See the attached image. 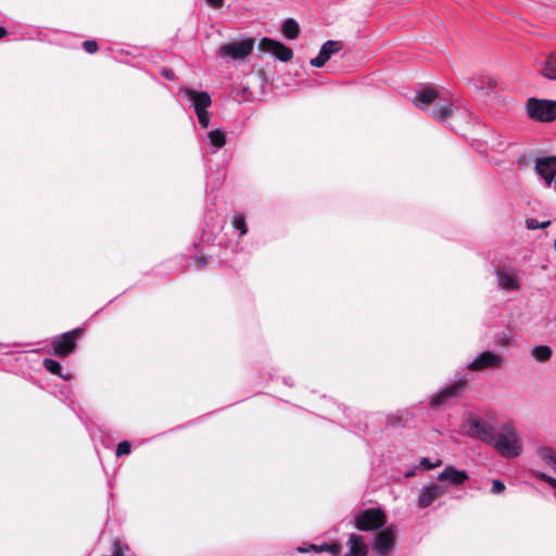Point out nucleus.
Returning a JSON list of instances; mask_svg holds the SVG:
<instances>
[{
	"mask_svg": "<svg viewBox=\"0 0 556 556\" xmlns=\"http://www.w3.org/2000/svg\"><path fill=\"white\" fill-rule=\"evenodd\" d=\"M492 446L504 457H518L522 453L521 435L514 426L503 424L494 438Z\"/></svg>",
	"mask_w": 556,
	"mask_h": 556,
	"instance_id": "obj_1",
	"label": "nucleus"
},
{
	"mask_svg": "<svg viewBox=\"0 0 556 556\" xmlns=\"http://www.w3.org/2000/svg\"><path fill=\"white\" fill-rule=\"evenodd\" d=\"M182 94L194 109L199 124L202 128H207L210 124V113L207 108L212 104L211 96L206 91H197L189 87L180 88Z\"/></svg>",
	"mask_w": 556,
	"mask_h": 556,
	"instance_id": "obj_2",
	"label": "nucleus"
},
{
	"mask_svg": "<svg viewBox=\"0 0 556 556\" xmlns=\"http://www.w3.org/2000/svg\"><path fill=\"white\" fill-rule=\"evenodd\" d=\"M387 523V515L380 507L366 508L358 511L353 520L354 527L359 531H378Z\"/></svg>",
	"mask_w": 556,
	"mask_h": 556,
	"instance_id": "obj_3",
	"label": "nucleus"
},
{
	"mask_svg": "<svg viewBox=\"0 0 556 556\" xmlns=\"http://www.w3.org/2000/svg\"><path fill=\"white\" fill-rule=\"evenodd\" d=\"M255 41L253 38L232 41L219 47L218 56L220 59H229L232 61L244 60L252 53Z\"/></svg>",
	"mask_w": 556,
	"mask_h": 556,
	"instance_id": "obj_4",
	"label": "nucleus"
},
{
	"mask_svg": "<svg viewBox=\"0 0 556 556\" xmlns=\"http://www.w3.org/2000/svg\"><path fill=\"white\" fill-rule=\"evenodd\" d=\"M527 112L532 119L552 122L556 118V101L531 98L527 103Z\"/></svg>",
	"mask_w": 556,
	"mask_h": 556,
	"instance_id": "obj_5",
	"label": "nucleus"
},
{
	"mask_svg": "<svg viewBox=\"0 0 556 556\" xmlns=\"http://www.w3.org/2000/svg\"><path fill=\"white\" fill-rule=\"evenodd\" d=\"M534 172L545 188H551L556 181V155L538 156L534 161Z\"/></svg>",
	"mask_w": 556,
	"mask_h": 556,
	"instance_id": "obj_6",
	"label": "nucleus"
},
{
	"mask_svg": "<svg viewBox=\"0 0 556 556\" xmlns=\"http://www.w3.org/2000/svg\"><path fill=\"white\" fill-rule=\"evenodd\" d=\"M397 528L395 525L383 527L374 538L372 549L379 556H386L395 545Z\"/></svg>",
	"mask_w": 556,
	"mask_h": 556,
	"instance_id": "obj_7",
	"label": "nucleus"
},
{
	"mask_svg": "<svg viewBox=\"0 0 556 556\" xmlns=\"http://www.w3.org/2000/svg\"><path fill=\"white\" fill-rule=\"evenodd\" d=\"M446 493V488L437 482H429L421 486L416 498L419 508L430 507L438 498Z\"/></svg>",
	"mask_w": 556,
	"mask_h": 556,
	"instance_id": "obj_8",
	"label": "nucleus"
},
{
	"mask_svg": "<svg viewBox=\"0 0 556 556\" xmlns=\"http://www.w3.org/2000/svg\"><path fill=\"white\" fill-rule=\"evenodd\" d=\"M466 427L469 437L479 439L482 442L492 445L496 434L494 428L490 424L476 418H469L466 421Z\"/></svg>",
	"mask_w": 556,
	"mask_h": 556,
	"instance_id": "obj_9",
	"label": "nucleus"
},
{
	"mask_svg": "<svg viewBox=\"0 0 556 556\" xmlns=\"http://www.w3.org/2000/svg\"><path fill=\"white\" fill-rule=\"evenodd\" d=\"M83 332L81 328H75L67 331L52 341L54 354L58 356H67L76 346V339Z\"/></svg>",
	"mask_w": 556,
	"mask_h": 556,
	"instance_id": "obj_10",
	"label": "nucleus"
},
{
	"mask_svg": "<svg viewBox=\"0 0 556 556\" xmlns=\"http://www.w3.org/2000/svg\"><path fill=\"white\" fill-rule=\"evenodd\" d=\"M466 382V379L462 378L457 381L444 386L430 397V406L439 407L443 405L448 399L459 395L464 391Z\"/></svg>",
	"mask_w": 556,
	"mask_h": 556,
	"instance_id": "obj_11",
	"label": "nucleus"
},
{
	"mask_svg": "<svg viewBox=\"0 0 556 556\" xmlns=\"http://www.w3.org/2000/svg\"><path fill=\"white\" fill-rule=\"evenodd\" d=\"M258 49L270 53L281 62H289L293 58V52L289 47L271 38H262L258 42Z\"/></svg>",
	"mask_w": 556,
	"mask_h": 556,
	"instance_id": "obj_12",
	"label": "nucleus"
},
{
	"mask_svg": "<svg viewBox=\"0 0 556 556\" xmlns=\"http://www.w3.org/2000/svg\"><path fill=\"white\" fill-rule=\"evenodd\" d=\"M503 364V357L491 351L480 353L472 362L467 365V369L479 371L490 368H500Z\"/></svg>",
	"mask_w": 556,
	"mask_h": 556,
	"instance_id": "obj_13",
	"label": "nucleus"
},
{
	"mask_svg": "<svg viewBox=\"0 0 556 556\" xmlns=\"http://www.w3.org/2000/svg\"><path fill=\"white\" fill-rule=\"evenodd\" d=\"M497 287L504 291H517L520 288V281L517 270L508 267L495 270Z\"/></svg>",
	"mask_w": 556,
	"mask_h": 556,
	"instance_id": "obj_14",
	"label": "nucleus"
},
{
	"mask_svg": "<svg viewBox=\"0 0 556 556\" xmlns=\"http://www.w3.org/2000/svg\"><path fill=\"white\" fill-rule=\"evenodd\" d=\"M440 99V93L437 89L425 86L416 92L413 103L416 108L430 112L432 109L430 105L435 104Z\"/></svg>",
	"mask_w": 556,
	"mask_h": 556,
	"instance_id": "obj_15",
	"label": "nucleus"
},
{
	"mask_svg": "<svg viewBox=\"0 0 556 556\" xmlns=\"http://www.w3.org/2000/svg\"><path fill=\"white\" fill-rule=\"evenodd\" d=\"M343 43L338 40H327L320 48L316 58L311 59L309 64L314 67H323L330 58L341 51Z\"/></svg>",
	"mask_w": 556,
	"mask_h": 556,
	"instance_id": "obj_16",
	"label": "nucleus"
},
{
	"mask_svg": "<svg viewBox=\"0 0 556 556\" xmlns=\"http://www.w3.org/2000/svg\"><path fill=\"white\" fill-rule=\"evenodd\" d=\"M460 113V109L454 103L442 101L441 99L430 110L429 114L439 123H446L450 118Z\"/></svg>",
	"mask_w": 556,
	"mask_h": 556,
	"instance_id": "obj_17",
	"label": "nucleus"
},
{
	"mask_svg": "<svg viewBox=\"0 0 556 556\" xmlns=\"http://www.w3.org/2000/svg\"><path fill=\"white\" fill-rule=\"evenodd\" d=\"M469 479L467 471L455 468L454 466H447L438 475V481L448 482L453 486H459Z\"/></svg>",
	"mask_w": 556,
	"mask_h": 556,
	"instance_id": "obj_18",
	"label": "nucleus"
},
{
	"mask_svg": "<svg viewBox=\"0 0 556 556\" xmlns=\"http://www.w3.org/2000/svg\"><path fill=\"white\" fill-rule=\"evenodd\" d=\"M349 551L345 556H367L368 547L359 534H351L346 543Z\"/></svg>",
	"mask_w": 556,
	"mask_h": 556,
	"instance_id": "obj_19",
	"label": "nucleus"
},
{
	"mask_svg": "<svg viewBox=\"0 0 556 556\" xmlns=\"http://www.w3.org/2000/svg\"><path fill=\"white\" fill-rule=\"evenodd\" d=\"M281 31L287 39L293 40L299 36L300 26L294 18H287L281 24Z\"/></svg>",
	"mask_w": 556,
	"mask_h": 556,
	"instance_id": "obj_20",
	"label": "nucleus"
},
{
	"mask_svg": "<svg viewBox=\"0 0 556 556\" xmlns=\"http://www.w3.org/2000/svg\"><path fill=\"white\" fill-rule=\"evenodd\" d=\"M542 75L547 79H556V52L548 54L543 63Z\"/></svg>",
	"mask_w": 556,
	"mask_h": 556,
	"instance_id": "obj_21",
	"label": "nucleus"
},
{
	"mask_svg": "<svg viewBox=\"0 0 556 556\" xmlns=\"http://www.w3.org/2000/svg\"><path fill=\"white\" fill-rule=\"evenodd\" d=\"M207 138L215 151L222 149L226 144V135L220 129H214L207 132Z\"/></svg>",
	"mask_w": 556,
	"mask_h": 556,
	"instance_id": "obj_22",
	"label": "nucleus"
},
{
	"mask_svg": "<svg viewBox=\"0 0 556 556\" xmlns=\"http://www.w3.org/2000/svg\"><path fill=\"white\" fill-rule=\"evenodd\" d=\"M43 366L49 372H51L53 375H58L59 377L63 378L64 380L71 379L70 374H67V375L62 374V366L58 361H54L52 358H46V359H43Z\"/></svg>",
	"mask_w": 556,
	"mask_h": 556,
	"instance_id": "obj_23",
	"label": "nucleus"
},
{
	"mask_svg": "<svg viewBox=\"0 0 556 556\" xmlns=\"http://www.w3.org/2000/svg\"><path fill=\"white\" fill-rule=\"evenodd\" d=\"M552 354V349L547 345H536L531 350L532 357L538 362L548 361Z\"/></svg>",
	"mask_w": 556,
	"mask_h": 556,
	"instance_id": "obj_24",
	"label": "nucleus"
},
{
	"mask_svg": "<svg viewBox=\"0 0 556 556\" xmlns=\"http://www.w3.org/2000/svg\"><path fill=\"white\" fill-rule=\"evenodd\" d=\"M232 228L238 231L239 237H243L248 233V225L245 217L242 214H236L231 222Z\"/></svg>",
	"mask_w": 556,
	"mask_h": 556,
	"instance_id": "obj_25",
	"label": "nucleus"
},
{
	"mask_svg": "<svg viewBox=\"0 0 556 556\" xmlns=\"http://www.w3.org/2000/svg\"><path fill=\"white\" fill-rule=\"evenodd\" d=\"M551 224H552L551 220L539 222L535 218H527L526 219V226L530 230L544 229V228H547Z\"/></svg>",
	"mask_w": 556,
	"mask_h": 556,
	"instance_id": "obj_26",
	"label": "nucleus"
},
{
	"mask_svg": "<svg viewBox=\"0 0 556 556\" xmlns=\"http://www.w3.org/2000/svg\"><path fill=\"white\" fill-rule=\"evenodd\" d=\"M129 549L128 545L121 541H114L112 545L111 556H124L125 552Z\"/></svg>",
	"mask_w": 556,
	"mask_h": 556,
	"instance_id": "obj_27",
	"label": "nucleus"
},
{
	"mask_svg": "<svg viewBox=\"0 0 556 556\" xmlns=\"http://www.w3.org/2000/svg\"><path fill=\"white\" fill-rule=\"evenodd\" d=\"M441 465V460H437L435 463L431 462L428 457H422L419 462L420 468L424 470H430L437 468Z\"/></svg>",
	"mask_w": 556,
	"mask_h": 556,
	"instance_id": "obj_28",
	"label": "nucleus"
},
{
	"mask_svg": "<svg viewBox=\"0 0 556 556\" xmlns=\"http://www.w3.org/2000/svg\"><path fill=\"white\" fill-rule=\"evenodd\" d=\"M131 451L130 443L128 441H122L116 447V456L128 455Z\"/></svg>",
	"mask_w": 556,
	"mask_h": 556,
	"instance_id": "obj_29",
	"label": "nucleus"
},
{
	"mask_svg": "<svg viewBox=\"0 0 556 556\" xmlns=\"http://www.w3.org/2000/svg\"><path fill=\"white\" fill-rule=\"evenodd\" d=\"M83 47H84V50L90 54L98 51V43L96 40H86V41H84Z\"/></svg>",
	"mask_w": 556,
	"mask_h": 556,
	"instance_id": "obj_30",
	"label": "nucleus"
},
{
	"mask_svg": "<svg viewBox=\"0 0 556 556\" xmlns=\"http://www.w3.org/2000/svg\"><path fill=\"white\" fill-rule=\"evenodd\" d=\"M504 490H505V484L501 480H498V479L492 480L491 493L501 494L502 492H504Z\"/></svg>",
	"mask_w": 556,
	"mask_h": 556,
	"instance_id": "obj_31",
	"label": "nucleus"
},
{
	"mask_svg": "<svg viewBox=\"0 0 556 556\" xmlns=\"http://www.w3.org/2000/svg\"><path fill=\"white\" fill-rule=\"evenodd\" d=\"M298 551L300 553H309V552L319 553V545L309 544L308 546H300V547H298Z\"/></svg>",
	"mask_w": 556,
	"mask_h": 556,
	"instance_id": "obj_32",
	"label": "nucleus"
},
{
	"mask_svg": "<svg viewBox=\"0 0 556 556\" xmlns=\"http://www.w3.org/2000/svg\"><path fill=\"white\" fill-rule=\"evenodd\" d=\"M328 553H330L332 556H339L341 553V546L339 544H329Z\"/></svg>",
	"mask_w": 556,
	"mask_h": 556,
	"instance_id": "obj_33",
	"label": "nucleus"
},
{
	"mask_svg": "<svg viewBox=\"0 0 556 556\" xmlns=\"http://www.w3.org/2000/svg\"><path fill=\"white\" fill-rule=\"evenodd\" d=\"M224 1H225V0H205V2H206L210 7H212V8H214V9H219V8H222V7H223V4H224Z\"/></svg>",
	"mask_w": 556,
	"mask_h": 556,
	"instance_id": "obj_34",
	"label": "nucleus"
},
{
	"mask_svg": "<svg viewBox=\"0 0 556 556\" xmlns=\"http://www.w3.org/2000/svg\"><path fill=\"white\" fill-rule=\"evenodd\" d=\"M194 262H197V268H202L206 265V258L204 256H197L194 258Z\"/></svg>",
	"mask_w": 556,
	"mask_h": 556,
	"instance_id": "obj_35",
	"label": "nucleus"
},
{
	"mask_svg": "<svg viewBox=\"0 0 556 556\" xmlns=\"http://www.w3.org/2000/svg\"><path fill=\"white\" fill-rule=\"evenodd\" d=\"M329 548V544L328 543H324V544H320L319 545V553L321 552H328Z\"/></svg>",
	"mask_w": 556,
	"mask_h": 556,
	"instance_id": "obj_36",
	"label": "nucleus"
},
{
	"mask_svg": "<svg viewBox=\"0 0 556 556\" xmlns=\"http://www.w3.org/2000/svg\"><path fill=\"white\" fill-rule=\"evenodd\" d=\"M163 76H165L167 79H173V75L169 71H166L164 70L163 71Z\"/></svg>",
	"mask_w": 556,
	"mask_h": 556,
	"instance_id": "obj_37",
	"label": "nucleus"
},
{
	"mask_svg": "<svg viewBox=\"0 0 556 556\" xmlns=\"http://www.w3.org/2000/svg\"><path fill=\"white\" fill-rule=\"evenodd\" d=\"M7 35V29L0 26V39Z\"/></svg>",
	"mask_w": 556,
	"mask_h": 556,
	"instance_id": "obj_38",
	"label": "nucleus"
},
{
	"mask_svg": "<svg viewBox=\"0 0 556 556\" xmlns=\"http://www.w3.org/2000/svg\"><path fill=\"white\" fill-rule=\"evenodd\" d=\"M405 476H406V477H412V476H414V471H413V470H412V471H408Z\"/></svg>",
	"mask_w": 556,
	"mask_h": 556,
	"instance_id": "obj_39",
	"label": "nucleus"
}]
</instances>
